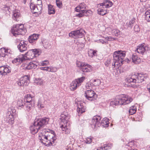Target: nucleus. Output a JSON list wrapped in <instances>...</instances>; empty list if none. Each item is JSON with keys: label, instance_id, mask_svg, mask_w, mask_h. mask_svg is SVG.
<instances>
[{"label": "nucleus", "instance_id": "nucleus-61", "mask_svg": "<svg viewBox=\"0 0 150 150\" xmlns=\"http://www.w3.org/2000/svg\"><path fill=\"white\" fill-rule=\"evenodd\" d=\"M130 143H132V144H133V142L132 141L130 142H129L128 144H127L126 145V146H130Z\"/></svg>", "mask_w": 150, "mask_h": 150}, {"label": "nucleus", "instance_id": "nucleus-10", "mask_svg": "<svg viewBox=\"0 0 150 150\" xmlns=\"http://www.w3.org/2000/svg\"><path fill=\"white\" fill-rule=\"evenodd\" d=\"M23 100H25V107L24 108V109L26 110L29 111L31 109L32 103L33 102L32 98L30 94H27Z\"/></svg>", "mask_w": 150, "mask_h": 150}, {"label": "nucleus", "instance_id": "nucleus-27", "mask_svg": "<svg viewBox=\"0 0 150 150\" xmlns=\"http://www.w3.org/2000/svg\"><path fill=\"white\" fill-rule=\"evenodd\" d=\"M25 100H20L17 102V106L18 108L21 109L22 108H23L25 107Z\"/></svg>", "mask_w": 150, "mask_h": 150}, {"label": "nucleus", "instance_id": "nucleus-59", "mask_svg": "<svg viewBox=\"0 0 150 150\" xmlns=\"http://www.w3.org/2000/svg\"><path fill=\"white\" fill-rule=\"evenodd\" d=\"M134 30L135 31H138L139 30V28L137 25H135L134 27Z\"/></svg>", "mask_w": 150, "mask_h": 150}, {"label": "nucleus", "instance_id": "nucleus-21", "mask_svg": "<svg viewBox=\"0 0 150 150\" xmlns=\"http://www.w3.org/2000/svg\"><path fill=\"white\" fill-rule=\"evenodd\" d=\"M113 4L112 2L109 0H106L104 1L103 3L98 4V6L100 5V6H102L103 8H106L111 7Z\"/></svg>", "mask_w": 150, "mask_h": 150}, {"label": "nucleus", "instance_id": "nucleus-6", "mask_svg": "<svg viewBox=\"0 0 150 150\" xmlns=\"http://www.w3.org/2000/svg\"><path fill=\"white\" fill-rule=\"evenodd\" d=\"M144 74H137L128 77L126 79V81L127 82L131 83V85H134V83L142 82L144 81Z\"/></svg>", "mask_w": 150, "mask_h": 150}, {"label": "nucleus", "instance_id": "nucleus-25", "mask_svg": "<svg viewBox=\"0 0 150 150\" xmlns=\"http://www.w3.org/2000/svg\"><path fill=\"white\" fill-rule=\"evenodd\" d=\"M60 127L62 129L63 133L67 134L69 133L70 130L67 127V124H63L62 123Z\"/></svg>", "mask_w": 150, "mask_h": 150}, {"label": "nucleus", "instance_id": "nucleus-9", "mask_svg": "<svg viewBox=\"0 0 150 150\" xmlns=\"http://www.w3.org/2000/svg\"><path fill=\"white\" fill-rule=\"evenodd\" d=\"M85 77H82L73 81L70 84V88L71 91L76 89L77 87L80 86L84 80Z\"/></svg>", "mask_w": 150, "mask_h": 150}, {"label": "nucleus", "instance_id": "nucleus-2", "mask_svg": "<svg viewBox=\"0 0 150 150\" xmlns=\"http://www.w3.org/2000/svg\"><path fill=\"white\" fill-rule=\"evenodd\" d=\"M49 120V118L44 117L35 121L33 124L30 127L31 133L33 134H36L39 129H42L48 124Z\"/></svg>", "mask_w": 150, "mask_h": 150}, {"label": "nucleus", "instance_id": "nucleus-37", "mask_svg": "<svg viewBox=\"0 0 150 150\" xmlns=\"http://www.w3.org/2000/svg\"><path fill=\"white\" fill-rule=\"evenodd\" d=\"M145 16L146 20L150 22V10H148L145 12Z\"/></svg>", "mask_w": 150, "mask_h": 150}, {"label": "nucleus", "instance_id": "nucleus-29", "mask_svg": "<svg viewBox=\"0 0 150 150\" xmlns=\"http://www.w3.org/2000/svg\"><path fill=\"white\" fill-rule=\"evenodd\" d=\"M55 137L53 136H50V135H47V141H50L49 143L48 144L49 145H52V144L54 142L55 140Z\"/></svg>", "mask_w": 150, "mask_h": 150}, {"label": "nucleus", "instance_id": "nucleus-11", "mask_svg": "<svg viewBox=\"0 0 150 150\" xmlns=\"http://www.w3.org/2000/svg\"><path fill=\"white\" fill-rule=\"evenodd\" d=\"M85 31L82 29H80L72 31L69 33V36L74 38H81L83 36Z\"/></svg>", "mask_w": 150, "mask_h": 150}, {"label": "nucleus", "instance_id": "nucleus-52", "mask_svg": "<svg viewBox=\"0 0 150 150\" xmlns=\"http://www.w3.org/2000/svg\"><path fill=\"white\" fill-rule=\"evenodd\" d=\"M92 83L91 82H89L86 85V87L87 89H91L92 88Z\"/></svg>", "mask_w": 150, "mask_h": 150}, {"label": "nucleus", "instance_id": "nucleus-7", "mask_svg": "<svg viewBox=\"0 0 150 150\" xmlns=\"http://www.w3.org/2000/svg\"><path fill=\"white\" fill-rule=\"evenodd\" d=\"M24 59H32L34 57L38 56L39 52L37 49L30 50L25 54Z\"/></svg>", "mask_w": 150, "mask_h": 150}, {"label": "nucleus", "instance_id": "nucleus-8", "mask_svg": "<svg viewBox=\"0 0 150 150\" xmlns=\"http://www.w3.org/2000/svg\"><path fill=\"white\" fill-rule=\"evenodd\" d=\"M24 29L23 25L22 24L16 25L11 29V33L14 36H16L17 35L21 34Z\"/></svg>", "mask_w": 150, "mask_h": 150}, {"label": "nucleus", "instance_id": "nucleus-14", "mask_svg": "<svg viewBox=\"0 0 150 150\" xmlns=\"http://www.w3.org/2000/svg\"><path fill=\"white\" fill-rule=\"evenodd\" d=\"M30 82L29 78L25 76L21 78L17 82L18 85L20 86H27Z\"/></svg>", "mask_w": 150, "mask_h": 150}, {"label": "nucleus", "instance_id": "nucleus-56", "mask_svg": "<svg viewBox=\"0 0 150 150\" xmlns=\"http://www.w3.org/2000/svg\"><path fill=\"white\" fill-rule=\"evenodd\" d=\"M112 61L111 60H107L105 62V64L106 67H108L110 63L112 62Z\"/></svg>", "mask_w": 150, "mask_h": 150}, {"label": "nucleus", "instance_id": "nucleus-15", "mask_svg": "<svg viewBox=\"0 0 150 150\" xmlns=\"http://www.w3.org/2000/svg\"><path fill=\"white\" fill-rule=\"evenodd\" d=\"M38 63L35 61H33L28 64H23L22 65L21 67L23 69H33L36 68Z\"/></svg>", "mask_w": 150, "mask_h": 150}, {"label": "nucleus", "instance_id": "nucleus-35", "mask_svg": "<svg viewBox=\"0 0 150 150\" xmlns=\"http://www.w3.org/2000/svg\"><path fill=\"white\" fill-rule=\"evenodd\" d=\"M60 116L61 117L60 118L61 119V121L60 122L61 125L62 123L63 124H67L68 123V122L66 120V119H65V115H64V113H63L61 114Z\"/></svg>", "mask_w": 150, "mask_h": 150}, {"label": "nucleus", "instance_id": "nucleus-31", "mask_svg": "<svg viewBox=\"0 0 150 150\" xmlns=\"http://www.w3.org/2000/svg\"><path fill=\"white\" fill-rule=\"evenodd\" d=\"M21 17L20 14L19 12H17L16 11H15L13 12V19L14 20L17 21L18 19Z\"/></svg>", "mask_w": 150, "mask_h": 150}, {"label": "nucleus", "instance_id": "nucleus-42", "mask_svg": "<svg viewBox=\"0 0 150 150\" xmlns=\"http://www.w3.org/2000/svg\"><path fill=\"white\" fill-rule=\"evenodd\" d=\"M111 32L113 35L117 36H118L120 34V31L117 29L112 30Z\"/></svg>", "mask_w": 150, "mask_h": 150}, {"label": "nucleus", "instance_id": "nucleus-32", "mask_svg": "<svg viewBox=\"0 0 150 150\" xmlns=\"http://www.w3.org/2000/svg\"><path fill=\"white\" fill-rule=\"evenodd\" d=\"M43 45L45 49H49L51 48V45L49 41L46 40H44L42 42Z\"/></svg>", "mask_w": 150, "mask_h": 150}, {"label": "nucleus", "instance_id": "nucleus-33", "mask_svg": "<svg viewBox=\"0 0 150 150\" xmlns=\"http://www.w3.org/2000/svg\"><path fill=\"white\" fill-rule=\"evenodd\" d=\"M97 51L92 49H90L88 51V55L91 58L93 56H96Z\"/></svg>", "mask_w": 150, "mask_h": 150}, {"label": "nucleus", "instance_id": "nucleus-17", "mask_svg": "<svg viewBox=\"0 0 150 150\" xmlns=\"http://www.w3.org/2000/svg\"><path fill=\"white\" fill-rule=\"evenodd\" d=\"M13 113L12 110L9 111L7 112L6 114L7 120L8 122L11 124H13V123L14 118L13 117Z\"/></svg>", "mask_w": 150, "mask_h": 150}, {"label": "nucleus", "instance_id": "nucleus-41", "mask_svg": "<svg viewBox=\"0 0 150 150\" xmlns=\"http://www.w3.org/2000/svg\"><path fill=\"white\" fill-rule=\"evenodd\" d=\"M34 82L38 85H41L43 84L42 80L40 78L36 79L34 81Z\"/></svg>", "mask_w": 150, "mask_h": 150}, {"label": "nucleus", "instance_id": "nucleus-54", "mask_svg": "<svg viewBox=\"0 0 150 150\" xmlns=\"http://www.w3.org/2000/svg\"><path fill=\"white\" fill-rule=\"evenodd\" d=\"M77 46L79 49L81 50L84 47V45L83 43H79L77 45Z\"/></svg>", "mask_w": 150, "mask_h": 150}, {"label": "nucleus", "instance_id": "nucleus-64", "mask_svg": "<svg viewBox=\"0 0 150 150\" xmlns=\"http://www.w3.org/2000/svg\"><path fill=\"white\" fill-rule=\"evenodd\" d=\"M131 150H137L136 149H131Z\"/></svg>", "mask_w": 150, "mask_h": 150}, {"label": "nucleus", "instance_id": "nucleus-22", "mask_svg": "<svg viewBox=\"0 0 150 150\" xmlns=\"http://www.w3.org/2000/svg\"><path fill=\"white\" fill-rule=\"evenodd\" d=\"M147 47L145 46L144 43H142L138 46L136 51L139 53L143 55L145 52L146 48Z\"/></svg>", "mask_w": 150, "mask_h": 150}, {"label": "nucleus", "instance_id": "nucleus-26", "mask_svg": "<svg viewBox=\"0 0 150 150\" xmlns=\"http://www.w3.org/2000/svg\"><path fill=\"white\" fill-rule=\"evenodd\" d=\"M92 13V12L91 11L86 9L82 13H79L77 14V16L79 18L82 17L84 16H89Z\"/></svg>", "mask_w": 150, "mask_h": 150}, {"label": "nucleus", "instance_id": "nucleus-63", "mask_svg": "<svg viewBox=\"0 0 150 150\" xmlns=\"http://www.w3.org/2000/svg\"><path fill=\"white\" fill-rule=\"evenodd\" d=\"M23 2H24V3L25 4L26 2V0H24Z\"/></svg>", "mask_w": 150, "mask_h": 150}, {"label": "nucleus", "instance_id": "nucleus-5", "mask_svg": "<svg viewBox=\"0 0 150 150\" xmlns=\"http://www.w3.org/2000/svg\"><path fill=\"white\" fill-rule=\"evenodd\" d=\"M42 4L41 0H31L30 2V8L33 13H40Z\"/></svg>", "mask_w": 150, "mask_h": 150}, {"label": "nucleus", "instance_id": "nucleus-39", "mask_svg": "<svg viewBox=\"0 0 150 150\" xmlns=\"http://www.w3.org/2000/svg\"><path fill=\"white\" fill-rule=\"evenodd\" d=\"M93 84L95 86H98L100 84V81L98 79H94L92 81Z\"/></svg>", "mask_w": 150, "mask_h": 150}, {"label": "nucleus", "instance_id": "nucleus-18", "mask_svg": "<svg viewBox=\"0 0 150 150\" xmlns=\"http://www.w3.org/2000/svg\"><path fill=\"white\" fill-rule=\"evenodd\" d=\"M39 35L37 34H33L30 35L28 38V41L32 45L35 44L36 41L38 39Z\"/></svg>", "mask_w": 150, "mask_h": 150}, {"label": "nucleus", "instance_id": "nucleus-55", "mask_svg": "<svg viewBox=\"0 0 150 150\" xmlns=\"http://www.w3.org/2000/svg\"><path fill=\"white\" fill-rule=\"evenodd\" d=\"M105 38L109 40V41H113V40H115V39L113 38V37H110V36H109V37H106Z\"/></svg>", "mask_w": 150, "mask_h": 150}, {"label": "nucleus", "instance_id": "nucleus-38", "mask_svg": "<svg viewBox=\"0 0 150 150\" xmlns=\"http://www.w3.org/2000/svg\"><path fill=\"white\" fill-rule=\"evenodd\" d=\"M135 19L134 18H133L131 20L129 23H126V25L127 28L128 27L132 28L133 27V24L135 22Z\"/></svg>", "mask_w": 150, "mask_h": 150}, {"label": "nucleus", "instance_id": "nucleus-4", "mask_svg": "<svg viewBox=\"0 0 150 150\" xmlns=\"http://www.w3.org/2000/svg\"><path fill=\"white\" fill-rule=\"evenodd\" d=\"M132 99L129 96L125 95V97L118 98L116 97L113 100L110 102V105L113 107L117 105H125L131 103L132 100Z\"/></svg>", "mask_w": 150, "mask_h": 150}, {"label": "nucleus", "instance_id": "nucleus-60", "mask_svg": "<svg viewBox=\"0 0 150 150\" xmlns=\"http://www.w3.org/2000/svg\"><path fill=\"white\" fill-rule=\"evenodd\" d=\"M101 42L102 44H104L105 43H107V41L105 42L103 40V39H100L99 40Z\"/></svg>", "mask_w": 150, "mask_h": 150}, {"label": "nucleus", "instance_id": "nucleus-28", "mask_svg": "<svg viewBox=\"0 0 150 150\" xmlns=\"http://www.w3.org/2000/svg\"><path fill=\"white\" fill-rule=\"evenodd\" d=\"M132 62L136 64H137L141 62L140 58L137 55L133 54L132 57Z\"/></svg>", "mask_w": 150, "mask_h": 150}, {"label": "nucleus", "instance_id": "nucleus-48", "mask_svg": "<svg viewBox=\"0 0 150 150\" xmlns=\"http://www.w3.org/2000/svg\"><path fill=\"white\" fill-rule=\"evenodd\" d=\"M56 2L57 6L58 8H60L62 7V4L61 1L59 0H56Z\"/></svg>", "mask_w": 150, "mask_h": 150}, {"label": "nucleus", "instance_id": "nucleus-13", "mask_svg": "<svg viewBox=\"0 0 150 150\" xmlns=\"http://www.w3.org/2000/svg\"><path fill=\"white\" fill-rule=\"evenodd\" d=\"M11 51L10 49L2 48L0 50V56L1 57L4 58V59L7 60L10 57L9 55Z\"/></svg>", "mask_w": 150, "mask_h": 150}, {"label": "nucleus", "instance_id": "nucleus-24", "mask_svg": "<svg viewBox=\"0 0 150 150\" xmlns=\"http://www.w3.org/2000/svg\"><path fill=\"white\" fill-rule=\"evenodd\" d=\"M92 69V67L91 66L84 63V64L83 65L81 70L83 72H88L90 71Z\"/></svg>", "mask_w": 150, "mask_h": 150}, {"label": "nucleus", "instance_id": "nucleus-40", "mask_svg": "<svg viewBox=\"0 0 150 150\" xmlns=\"http://www.w3.org/2000/svg\"><path fill=\"white\" fill-rule=\"evenodd\" d=\"M110 149V147L109 146L105 144L103 146L98 147L97 150H106Z\"/></svg>", "mask_w": 150, "mask_h": 150}, {"label": "nucleus", "instance_id": "nucleus-30", "mask_svg": "<svg viewBox=\"0 0 150 150\" xmlns=\"http://www.w3.org/2000/svg\"><path fill=\"white\" fill-rule=\"evenodd\" d=\"M102 7L98 8L97 11L98 14L99 15L103 16L108 13L107 10H104L102 8Z\"/></svg>", "mask_w": 150, "mask_h": 150}, {"label": "nucleus", "instance_id": "nucleus-12", "mask_svg": "<svg viewBox=\"0 0 150 150\" xmlns=\"http://www.w3.org/2000/svg\"><path fill=\"white\" fill-rule=\"evenodd\" d=\"M84 95L86 99L91 101L95 100L97 97L95 92L91 89L87 90Z\"/></svg>", "mask_w": 150, "mask_h": 150}, {"label": "nucleus", "instance_id": "nucleus-51", "mask_svg": "<svg viewBox=\"0 0 150 150\" xmlns=\"http://www.w3.org/2000/svg\"><path fill=\"white\" fill-rule=\"evenodd\" d=\"M5 73H6V75L7 73H8L11 71L10 68L9 67L7 66H5Z\"/></svg>", "mask_w": 150, "mask_h": 150}, {"label": "nucleus", "instance_id": "nucleus-58", "mask_svg": "<svg viewBox=\"0 0 150 150\" xmlns=\"http://www.w3.org/2000/svg\"><path fill=\"white\" fill-rule=\"evenodd\" d=\"M63 113H64V115H65V119H66V120L67 121V120L69 119V116L68 115V113H67V112H64Z\"/></svg>", "mask_w": 150, "mask_h": 150}, {"label": "nucleus", "instance_id": "nucleus-34", "mask_svg": "<svg viewBox=\"0 0 150 150\" xmlns=\"http://www.w3.org/2000/svg\"><path fill=\"white\" fill-rule=\"evenodd\" d=\"M48 13L49 14H54L55 13V11L52 6L51 5H49L48 6Z\"/></svg>", "mask_w": 150, "mask_h": 150}, {"label": "nucleus", "instance_id": "nucleus-50", "mask_svg": "<svg viewBox=\"0 0 150 150\" xmlns=\"http://www.w3.org/2000/svg\"><path fill=\"white\" fill-rule=\"evenodd\" d=\"M38 106L40 108H44V105L40 100H39L38 104Z\"/></svg>", "mask_w": 150, "mask_h": 150}, {"label": "nucleus", "instance_id": "nucleus-1", "mask_svg": "<svg viewBox=\"0 0 150 150\" xmlns=\"http://www.w3.org/2000/svg\"><path fill=\"white\" fill-rule=\"evenodd\" d=\"M125 56V52L122 50L116 51L114 52L112 64L113 69L115 67H116L117 68H119L124 64L125 60H123V59ZM129 61L128 59H126L125 61L127 63H129Z\"/></svg>", "mask_w": 150, "mask_h": 150}, {"label": "nucleus", "instance_id": "nucleus-62", "mask_svg": "<svg viewBox=\"0 0 150 150\" xmlns=\"http://www.w3.org/2000/svg\"><path fill=\"white\" fill-rule=\"evenodd\" d=\"M146 0H140L141 2H145Z\"/></svg>", "mask_w": 150, "mask_h": 150}, {"label": "nucleus", "instance_id": "nucleus-19", "mask_svg": "<svg viewBox=\"0 0 150 150\" xmlns=\"http://www.w3.org/2000/svg\"><path fill=\"white\" fill-rule=\"evenodd\" d=\"M86 6L84 3H81L75 8L76 11L79 13H82L86 9Z\"/></svg>", "mask_w": 150, "mask_h": 150}, {"label": "nucleus", "instance_id": "nucleus-49", "mask_svg": "<svg viewBox=\"0 0 150 150\" xmlns=\"http://www.w3.org/2000/svg\"><path fill=\"white\" fill-rule=\"evenodd\" d=\"M2 9L4 11H5V12L7 13L10 12L9 11V9H10L9 8L6 6H4L3 7Z\"/></svg>", "mask_w": 150, "mask_h": 150}, {"label": "nucleus", "instance_id": "nucleus-53", "mask_svg": "<svg viewBox=\"0 0 150 150\" xmlns=\"http://www.w3.org/2000/svg\"><path fill=\"white\" fill-rule=\"evenodd\" d=\"M40 69L42 70L45 71L49 72L50 67H40Z\"/></svg>", "mask_w": 150, "mask_h": 150}, {"label": "nucleus", "instance_id": "nucleus-44", "mask_svg": "<svg viewBox=\"0 0 150 150\" xmlns=\"http://www.w3.org/2000/svg\"><path fill=\"white\" fill-rule=\"evenodd\" d=\"M84 64V63L79 61L76 62V66L78 67L80 69H81L83 65Z\"/></svg>", "mask_w": 150, "mask_h": 150}, {"label": "nucleus", "instance_id": "nucleus-45", "mask_svg": "<svg viewBox=\"0 0 150 150\" xmlns=\"http://www.w3.org/2000/svg\"><path fill=\"white\" fill-rule=\"evenodd\" d=\"M5 66H2L0 67V73L1 74L6 75V73H5Z\"/></svg>", "mask_w": 150, "mask_h": 150}, {"label": "nucleus", "instance_id": "nucleus-43", "mask_svg": "<svg viewBox=\"0 0 150 150\" xmlns=\"http://www.w3.org/2000/svg\"><path fill=\"white\" fill-rule=\"evenodd\" d=\"M93 139V138H92L91 137H87L85 140V142L86 144H90L92 142Z\"/></svg>", "mask_w": 150, "mask_h": 150}, {"label": "nucleus", "instance_id": "nucleus-47", "mask_svg": "<svg viewBox=\"0 0 150 150\" xmlns=\"http://www.w3.org/2000/svg\"><path fill=\"white\" fill-rule=\"evenodd\" d=\"M40 64L42 66H47L49 64V62L47 60H45L41 62Z\"/></svg>", "mask_w": 150, "mask_h": 150}, {"label": "nucleus", "instance_id": "nucleus-3", "mask_svg": "<svg viewBox=\"0 0 150 150\" xmlns=\"http://www.w3.org/2000/svg\"><path fill=\"white\" fill-rule=\"evenodd\" d=\"M101 117L99 115L94 116L92 118L90 123L92 128L95 129L102 126L104 127H108V119L105 117L101 120Z\"/></svg>", "mask_w": 150, "mask_h": 150}, {"label": "nucleus", "instance_id": "nucleus-20", "mask_svg": "<svg viewBox=\"0 0 150 150\" xmlns=\"http://www.w3.org/2000/svg\"><path fill=\"white\" fill-rule=\"evenodd\" d=\"M46 132H48V131H47L46 129H44L42 131V132H41V133L39 136V139L41 142L43 144H45V143L43 141L46 142H47V135H46L45 134H44L45 133L46 134Z\"/></svg>", "mask_w": 150, "mask_h": 150}, {"label": "nucleus", "instance_id": "nucleus-36", "mask_svg": "<svg viewBox=\"0 0 150 150\" xmlns=\"http://www.w3.org/2000/svg\"><path fill=\"white\" fill-rule=\"evenodd\" d=\"M136 110V107L135 106H132L130 108L129 113L130 115H133L135 113Z\"/></svg>", "mask_w": 150, "mask_h": 150}, {"label": "nucleus", "instance_id": "nucleus-23", "mask_svg": "<svg viewBox=\"0 0 150 150\" xmlns=\"http://www.w3.org/2000/svg\"><path fill=\"white\" fill-rule=\"evenodd\" d=\"M85 103L81 102H79L77 103L78 108L77 109V111L81 113L85 112L86 106L84 105Z\"/></svg>", "mask_w": 150, "mask_h": 150}, {"label": "nucleus", "instance_id": "nucleus-57", "mask_svg": "<svg viewBox=\"0 0 150 150\" xmlns=\"http://www.w3.org/2000/svg\"><path fill=\"white\" fill-rule=\"evenodd\" d=\"M49 72H55L57 71V69L52 67H50Z\"/></svg>", "mask_w": 150, "mask_h": 150}, {"label": "nucleus", "instance_id": "nucleus-16", "mask_svg": "<svg viewBox=\"0 0 150 150\" xmlns=\"http://www.w3.org/2000/svg\"><path fill=\"white\" fill-rule=\"evenodd\" d=\"M28 42L21 41L18 44V47L21 52H23L27 50Z\"/></svg>", "mask_w": 150, "mask_h": 150}, {"label": "nucleus", "instance_id": "nucleus-46", "mask_svg": "<svg viewBox=\"0 0 150 150\" xmlns=\"http://www.w3.org/2000/svg\"><path fill=\"white\" fill-rule=\"evenodd\" d=\"M24 61L23 59H22L21 58H20L19 57L16 58L13 60V62L16 63L17 62H19V63L22 62Z\"/></svg>", "mask_w": 150, "mask_h": 150}]
</instances>
